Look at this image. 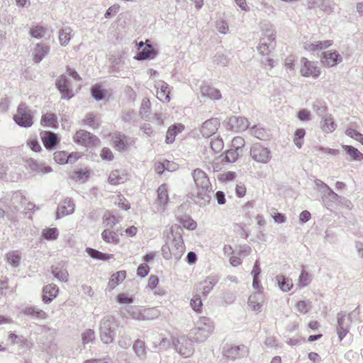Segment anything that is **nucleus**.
<instances>
[{
	"label": "nucleus",
	"instance_id": "1",
	"mask_svg": "<svg viewBox=\"0 0 363 363\" xmlns=\"http://www.w3.org/2000/svg\"><path fill=\"white\" fill-rule=\"evenodd\" d=\"M213 325L210 318L200 317L196 323V327L191 330L189 337L193 342L200 343L207 340L213 331Z\"/></svg>",
	"mask_w": 363,
	"mask_h": 363
},
{
	"label": "nucleus",
	"instance_id": "2",
	"mask_svg": "<svg viewBox=\"0 0 363 363\" xmlns=\"http://www.w3.org/2000/svg\"><path fill=\"white\" fill-rule=\"evenodd\" d=\"M182 232L183 229L178 225H172L167 232V240L171 242L172 248L175 250L173 253L176 259H179L184 250Z\"/></svg>",
	"mask_w": 363,
	"mask_h": 363
},
{
	"label": "nucleus",
	"instance_id": "3",
	"mask_svg": "<svg viewBox=\"0 0 363 363\" xmlns=\"http://www.w3.org/2000/svg\"><path fill=\"white\" fill-rule=\"evenodd\" d=\"M115 318L113 316L106 315L104 317L99 326L100 339L104 344H110L113 342L116 337L114 328Z\"/></svg>",
	"mask_w": 363,
	"mask_h": 363
},
{
	"label": "nucleus",
	"instance_id": "4",
	"mask_svg": "<svg viewBox=\"0 0 363 363\" xmlns=\"http://www.w3.org/2000/svg\"><path fill=\"white\" fill-rule=\"evenodd\" d=\"M358 308L359 306L348 315H347L345 311H341L337 313V332L340 340H342L348 333L349 328L352 323V317L354 315L355 313H357V315L359 314V312L357 311Z\"/></svg>",
	"mask_w": 363,
	"mask_h": 363
},
{
	"label": "nucleus",
	"instance_id": "5",
	"mask_svg": "<svg viewBox=\"0 0 363 363\" xmlns=\"http://www.w3.org/2000/svg\"><path fill=\"white\" fill-rule=\"evenodd\" d=\"M13 120L21 127H30L33 125L32 111L26 104L21 103L18 106L17 113L13 116Z\"/></svg>",
	"mask_w": 363,
	"mask_h": 363
},
{
	"label": "nucleus",
	"instance_id": "6",
	"mask_svg": "<svg viewBox=\"0 0 363 363\" xmlns=\"http://www.w3.org/2000/svg\"><path fill=\"white\" fill-rule=\"evenodd\" d=\"M250 154L253 160L261 164H267L272 158L270 150L260 143L253 144Z\"/></svg>",
	"mask_w": 363,
	"mask_h": 363
},
{
	"label": "nucleus",
	"instance_id": "7",
	"mask_svg": "<svg viewBox=\"0 0 363 363\" xmlns=\"http://www.w3.org/2000/svg\"><path fill=\"white\" fill-rule=\"evenodd\" d=\"M192 340L189 337H181L173 340L174 350L182 357H187L193 352Z\"/></svg>",
	"mask_w": 363,
	"mask_h": 363
},
{
	"label": "nucleus",
	"instance_id": "8",
	"mask_svg": "<svg viewBox=\"0 0 363 363\" xmlns=\"http://www.w3.org/2000/svg\"><path fill=\"white\" fill-rule=\"evenodd\" d=\"M74 140L76 143L85 147L95 146L99 142L96 136L84 130L77 131L74 136Z\"/></svg>",
	"mask_w": 363,
	"mask_h": 363
},
{
	"label": "nucleus",
	"instance_id": "9",
	"mask_svg": "<svg viewBox=\"0 0 363 363\" xmlns=\"http://www.w3.org/2000/svg\"><path fill=\"white\" fill-rule=\"evenodd\" d=\"M301 62L302 67L301 68V74L306 77H312L317 78L320 74V68L317 65V62L308 60L306 57H302Z\"/></svg>",
	"mask_w": 363,
	"mask_h": 363
},
{
	"label": "nucleus",
	"instance_id": "10",
	"mask_svg": "<svg viewBox=\"0 0 363 363\" xmlns=\"http://www.w3.org/2000/svg\"><path fill=\"white\" fill-rule=\"evenodd\" d=\"M158 54V51L150 43V40L145 42V46L140 50L134 58L138 61L154 59Z\"/></svg>",
	"mask_w": 363,
	"mask_h": 363
},
{
	"label": "nucleus",
	"instance_id": "11",
	"mask_svg": "<svg viewBox=\"0 0 363 363\" xmlns=\"http://www.w3.org/2000/svg\"><path fill=\"white\" fill-rule=\"evenodd\" d=\"M56 86L62 94V99H69L73 96L70 88V81L67 77L61 75L56 81Z\"/></svg>",
	"mask_w": 363,
	"mask_h": 363
},
{
	"label": "nucleus",
	"instance_id": "12",
	"mask_svg": "<svg viewBox=\"0 0 363 363\" xmlns=\"http://www.w3.org/2000/svg\"><path fill=\"white\" fill-rule=\"evenodd\" d=\"M321 61L326 67H334L342 60L341 55L335 50H328L322 53Z\"/></svg>",
	"mask_w": 363,
	"mask_h": 363
},
{
	"label": "nucleus",
	"instance_id": "13",
	"mask_svg": "<svg viewBox=\"0 0 363 363\" xmlns=\"http://www.w3.org/2000/svg\"><path fill=\"white\" fill-rule=\"evenodd\" d=\"M219 121L217 118H211L206 121L200 128L201 133L205 138L213 135L218 130Z\"/></svg>",
	"mask_w": 363,
	"mask_h": 363
},
{
	"label": "nucleus",
	"instance_id": "14",
	"mask_svg": "<svg viewBox=\"0 0 363 363\" xmlns=\"http://www.w3.org/2000/svg\"><path fill=\"white\" fill-rule=\"evenodd\" d=\"M157 88V98L162 102H169L171 99V87L164 81H160L155 85Z\"/></svg>",
	"mask_w": 363,
	"mask_h": 363
},
{
	"label": "nucleus",
	"instance_id": "15",
	"mask_svg": "<svg viewBox=\"0 0 363 363\" xmlns=\"http://www.w3.org/2000/svg\"><path fill=\"white\" fill-rule=\"evenodd\" d=\"M192 177L198 189L210 188L211 184L206 174L200 169H196L192 172Z\"/></svg>",
	"mask_w": 363,
	"mask_h": 363
},
{
	"label": "nucleus",
	"instance_id": "16",
	"mask_svg": "<svg viewBox=\"0 0 363 363\" xmlns=\"http://www.w3.org/2000/svg\"><path fill=\"white\" fill-rule=\"evenodd\" d=\"M247 352V348L244 345L232 346L228 348H224V355L230 359H239L243 357Z\"/></svg>",
	"mask_w": 363,
	"mask_h": 363
},
{
	"label": "nucleus",
	"instance_id": "17",
	"mask_svg": "<svg viewBox=\"0 0 363 363\" xmlns=\"http://www.w3.org/2000/svg\"><path fill=\"white\" fill-rule=\"evenodd\" d=\"M74 211V203L69 199L66 198L60 204L57 210V218H60L65 216L70 215Z\"/></svg>",
	"mask_w": 363,
	"mask_h": 363
},
{
	"label": "nucleus",
	"instance_id": "18",
	"mask_svg": "<svg viewBox=\"0 0 363 363\" xmlns=\"http://www.w3.org/2000/svg\"><path fill=\"white\" fill-rule=\"evenodd\" d=\"M41 134L43 145L48 150L54 149L60 142V138L57 134L53 132L45 131Z\"/></svg>",
	"mask_w": 363,
	"mask_h": 363
},
{
	"label": "nucleus",
	"instance_id": "19",
	"mask_svg": "<svg viewBox=\"0 0 363 363\" xmlns=\"http://www.w3.org/2000/svg\"><path fill=\"white\" fill-rule=\"evenodd\" d=\"M228 125L235 131L245 130L249 127V122L243 117L233 116L229 118Z\"/></svg>",
	"mask_w": 363,
	"mask_h": 363
},
{
	"label": "nucleus",
	"instance_id": "20",
	"mask_svg": "<svg viewBox=\"0 0 363 363\" xmlns=\"http://www.w3.org/2000/svg\"><path fill=\"white\" fill-rule=\"evenodd\" d=\"M218 279L216 276H209L199 283V291L203 296H207L217 284Z\"/></svg>",
	"mask_w": 363,
	"mask_h": 363
},
{
	"label": "nucleus",
	"instance_id": "21",
	"mask_svg": "<svg viewBox=\"0 0 363 363\" xmlns=\"http://www.w3.org/2000/svg\"><path fill=\"white\" fill-rule=\"evenodd\" d=\"M212 187L203 189L200 188L197 192L196 203L201 207H203L208 204L211 200Z\"/></svg>",
	"mask_w": 363,
	"mask_h": 363
},
{
	"label": "nucleus",
	"instance_id": "22",
	"mask_svg": "<svg viewBox=\"0 0 363 363\" xmlns=\"http://www.w3.org/2000/svg\"><path fill=\"white\" fill-rule=\"evenodd\" d=\"M50 48L43 44L38 43L33 50V60L39 63L49 52Z\"/></svg>",
	"mask_w": 363,
	"mask_h": 363
},
{
	"label": "nucleus",
	"instance_id": "23",
	"mask_svg": "<svg viewBox=\"0 0 363 363\" xmlns=\"http://www.w3.org/2000/svg\"><path fill=\"white\" fill-rule=\"evenodd\" d=\"M59 288L55 284H48L43 288V301L50 303L57 295Z\"/></svg>",
	"mask_w": 363,
	"mask_h": 363
},
{
	"label": "nucleus",
	"instance_id": "24",
	"mask_svg": "<svg viewBox=\"0 0 363 363\" xmlns=\"http://www.w3.org/2000/svg\"><path fill=\"white\" fill-rule=\"evenodd\" d=\"M184 128V126L181 123H177L170 126L166 135L165 141L167 144L172 143L174 141L176 135L181 133Z\"/></svg>",
	"mask_w": 363,
	"mask_h": 363
},
{
	"label": "nucleus",
	"instance_id": "25",
	"mask_svg": "<svg viewBox=\"0 0 363 363\" xmlns=\"http://www.w3.org/2000/svg\"><path fill=\"white\" fill-rule=\"evenodd\" d=\"M115 147L120 151H126L128 149L129 143L125 135L116 134L113 138Z\"/></svg>",
	"mask_w": 363,
	"mask_h": 363
},
{
	"label": "nucleus",
	"instance_id": "26",
	"mask_svg": "<svg viewBox=\"0 0 363 363\" xmlns=\"http://www.w3.org/2000/svg\"><path fill=\"white\" fill-rule=\"evenodd\" d=\"M127 179L126 174L121 173L118 169L113 170L108 178V182L112 185L124 183Z\"/></svg>",
	"mask_w": 363,
	"mask_h": 363
},
{
	"label": "nucleus",
	"instance_id": "27",
	"mask_svg": "<svg viewBox=\"0 0 363 363\" xmlns=\"http://www.w3.org/2000/svg\"><path fill=\"white\" fill-rule=\"evenodd\" d=\"M321 129L323 132L329 133L333 132L336 128L335 123L331 116H325L323 117L320 121Z\"/></svg>",
	"mask_w": 363,
	"mask_h": 363
},
{
	"label": "nucleus",
	"instance_id": "28",
	"mask_svg": "<svg viewBox=\"0 0 363 363\" xmlns=\"http://www.w3.org/2000/svg\"><path fill=\"white\" fill-rule=\"evenodd\" d=\"M86 252L91 258L96 260L106 261L113 256V255L106 254L91 247H86Z\"/></svg>",
	"mask_w": 363,
	"mask_h": 363
},
{
	"label": "nucleus",
	"instance_id": "29",
	"mask_svg": "<svg viewBox=\"0 0 363 363\" xmlns=\"http://www.w3.org/2000/svg\"><path fill=\"white\" fill-rule=\"evenodd\" d=\"M158 203L163 208L169 201V196L167 189V185L163 184L160 185L157 189V199Z\"/></svg>",
	"mask_w": 363,
	"mask_h": 363
},
{
	"label": "nucleus",
	"instance_id": "30",
	"mask_svg": "<svg viewBox=\"0 0 363 363\" xmlns=\"http://www.w3.org/2000/svg\"><path fill=\"white\" fill-rule=\"evenodd\" d=\"M101 238L107 243L118 244L119 242V238L117 233L111 229H105L101 233Z\"/></svg>",
	"mask_w": 363,
	"mask_h": 363
},
{
	"label": "nucleus",
	"instance_id": "31",
	"mask_svg": "<svg viewBox=\"0 0 363 363\" xmlns=\"http://www.w3.org/2000/svg\"><path fill=\"white\" fill-rule=\"evenodd\" d=\"M342 148L345 152L351 157L352 160H363V154L360 152L356 147L352 145H342Z\"/></svg>",
	"mask_w": 363,
	"mask_h": 363
},
{
	"label": "nucleus",
	"instance_id": "32",
	"mask_svg": "<svg viewBox=\"0 0 363 363\" xmlns=\"http://www.w3.org/2000/svg\"><path fill=\"white\" fill-rule=\"evenodd\" d=\"M133 350L135 354L141 359H144L146 357L145 343L140 339H137L133 345Z\"/></svg>",
	"mask_w": 363,
	"mask_h": 363
},
{
	"label": "nucleus",
	"instance_id": "33",
	"mask_svg": "<svg viewBox=\"0 0 363 363\" xmlns=\"http://www.w3.org/2000/svg\"><path fill=\"white\" fill-rule=\"evenodd\" d=\"M276 280L280 289L284 292L289 291L293 287L291 280L282 274L277 275L276 277Z\"/></svg>",
	"mask_w": 363,
	"mask_h": 363
},
{
	"label": "nucleus",
	"instance_id": "34",
	"mask_svg": "<svg viewBox=\"0 0 363 363\" xmlns=\"http://www.w3.org/2000/svg\"><path fill=\"white\" fill-rule=\"evenodd\" d=\"M261 295L258 293L251 294L248 298V306L255 312H259L262 305L259 302Z\"/></svg>",
	"mask_w": 363,
	"mask_h": 363
},
{
	"label": "nucleus",
	"instance_id": "35",
	"mask_svg": "<svg viewBox=\"0 0 363 363\" xmlns=\"http://www.w3.org/2000/svg\"><path fill=\"white\" fill-rule=\"evenodd\" d=\"M54 160L58 164H72L76 161V158L72 160V156H68V153L65 151L55 152Z\"/></svg>",
	"mask_w": 363,
	"mask_h": 363
},
{
	"label": "nucleus",
	"instance_id": "36",
	"mask_svg": "<svg viewBox=\"0 0 363 363\" xmlns=\"http://www.w3.org/2000/svg\"><path fill=\"white\" fill-rule=\"evenodd\" d=\"M72 30L69 27H66L59 31V41L62 46H66L69 44L72 37Z\"/></svg>",
	"mask_w": 363,
	"mask_h": 363
},
{
	"label": "nucleus",
	"instance_id": "37",
	"mask_svg": "<svg viewBox=\"0 0 363 363\" xmlns=\"http://www.w3.org/2000/svg\"><path fill=\"white\" fill-rule=\"evenodd\" d=\"M126 277L125 271H119L114 273L108 281V286L111 289L115 288L120 282L125 279Z\"/></svg>",
	"mask_w": 363,
	"mask_h": 363
},
{
	"label": "nucleus",
	"instance_id": "38",
	"mask_svg": "<svg viewBox=\"0 0 363 363\" xmlns=\"http://www.w3.org/2000/svg\"><path fill=\"white\" fill-rule=\"evenodd\" d=\"M177 220L186 228L189 230H194L197 226V223L189 216H182L177 218Z\"/></svg>",
	"mask_w": 363,
	"mask_h": 363
},
{
	"label": "nucleus",
	"instance_id": "39",
	"mask_svg": "<svg viewBox=\"0 0 363 363\" xmlns=\"http://www.w3.org/2000/svg\"><path fill=\"white\" fill-rule=\"evenodd\" d=\"M143 320H151L160 316V312L156 308H149L143 309Z\"/></svg>",
	"mask_w": 363,
	"mask_h": 363
},
{
	"label": "nucleus",
	"instance_id": "40",
	"mask_svg": "<svg viewBox=\"0 0 363 363\" xmlns=\"http://www.w3.org/2000/svg\"><path fill=\"white\" fill-rule=\"evenodd\" d=\"M119 221L118 218L110 213H106L103 216V224L105 229H111Z\"/></svg>",
	"mask_w": 363,
	"mask_h": 363
},
{
	"label": "nucleus",
	"instance_id": "41",
	"mask_svg": "<svg viewBox=\"0 0 363 363\" xmlns=\"http://www.w3.org/2000/svg\"><path fill=\"white\" fill-rule=\"evenodd\" d=\"M25 314L31 315L38 319H45L47 315L43 310L35 307H28L25 309Z\"/></svg>",
	"mask_w": 363,
	"mask_h": 363
},
{
	"label": "nucleus",
	"instance_id": "42",
	"mask_svg": "<svg viewBox=\"0 0 363 363\" xmlns=\"http://www.w3.org/2000/svg\"><path fill=\"white\" fill-rule=\"evenodd\" d=\"M202 94L203 95L212 99H219L221 97L220 91L214 87L211 86L203 87L202 89Z\"/></svg>",
	"mask_w": 363,
	"mask_h": 363
},
{
	"label": "nucleus",
	"instance_id": "43",
	"mask_svg": "<svg viewBox=\"0 0 363 363\" xmlns=\"http://www.w3.org/2000/svg\"><path fill=\"white\" fill-rule=\"evenodd\" d=\"M41 123L50 127H56L57 124V116L54 113H46L43 115Z\"/></svg>",
	"mask_w": 363,
	"mask_h": 363
},
{
	"label": "nucleus",
	"instance_id": "44",
	"mask_svg": "<svg viewBox=\"0 0 363 363\" xmlns=\"http://www.w3.org/2000/svg\"><path fill=\"white\" fill-rule=\"evenodd\" d=\"M52 273L53 276L61 281H67L68 280V272L67 269L59 268L57 267H52Z\"/></svg>",
	"mask_w": 363,
	"mask_h": 363
},
{
	"label": "nucleus",
	"instance_id": "45",
	"mask_svg": "<svg viewBox=\"0 0 363 363\" xmlns=\"http://www.w3.org/2000/svg\"><path fill=\"white\" fill-rule=\"evenodd\" d=\"M7 262L13 267L19 265L21 256L16 251H11L6 254Z\"/></svg>",
	"mask_w": 363,
	"mask_h": 363
},
{
	"label": "nucleus",
	"instance_id": "46",
	"mask_svg": "<svg viewBox=\"0 0 363 363\" xmlns=\"http://www.w3.org/2000/svg\"><path fill=\"white\" fill-rule=\"evenodd\" d=\"M83 123L93 128H97L99 125V119L94 113L86 114L83 119Z\"/></svg>",
	"mask_w": 363,
	"mask_h": 363
},
{
	"label": "nucleus",
	"instance_id": "47",
	"mask_svg": "<svg viewBox=\"0 0 363 363\" xmlns=\"http://www.w3.org/2000/svg\"><path fill=\"white\" fill-rule=\"evenodd\" d=\"M306 135V130L303 128L297 129L294 135V143L298 148H301L303 140Z\"/></svg>",
	"mask_w": 363,
	"mask_h": 363
},
{
	"label": "nucleus",
	"instance_id": "48",
	"mask_svg": "<svg viewBox=\"0 0 363 363\" xmlns=\"http://www.w3.org/2000/svg\"><path fill=\"white\" fill-rule=\"evenodd\" d=\"M27 164L30 167V168L33 171H38L39 172L43 173H48L50 172L52 169L50 167H40V165L33 160L30 159L27 161Z\"/></svg>",
	"mask_w": 363,
	"mask_h": 363
},
{
	"label": "nucleus",
	"instance_id": "49",
	"mask_svg": "<svg viewBox=\"0 0 363 363\" xmlns=\"http://www.w3.org/2000/svg\"><path fill=\"white\" fill-rule=\"evenodd\" d=\"M252 134L255 135L257 138L265 140L267 139L268 135L265 129L258 127L257 125H254L251 129Z\"/></svg>",
	"mask_w": 363,
	"mask_h": 363
},
{
	"label": "nucleus",
	"instance_id": "50",
	"mask_svg": "<svg viewBox=\"0 0 363 363\" xmlns=\"http://www.w3.org/2000/svg\"><path fill=\"white\" fill-rule=\"evenodd\" d=\"M150 113V102L149 99H144L140 108V115L142 118H146Z\"/></svg>",
	"mask_w": 363,
	"mask_h": 363
},
{
	"label": "nucleus",
	"instance_id": "51",
	"mask_svg": "<svg viewBox=\"0 0 363 363\" xmlns=\"http://www.w3.org/2000/svg\"><path fill=\"white\" fill-rule=\"evenodd\" d=\"M95 340V333L92 329H86L82 334V340L84 345L93 342Z\"/></svg>",
	"mask_w": 363,
	"mask_h": 363
},
{
	"label": "nucleus",
	"instance_id": "52",
	"mask_svg": "<svg viewBox=\"0 0 363 363\" xmlns=\"http://www.w3.org/2000/svg\"><path fill=\"white\" fill-rule=\"evenodd\" d=\"M43 237L48 240H53L58 237V230L56 228H51L44 230Z\"/></svg>",
	"mask_w": 363,
	"mask_h": 363
},
{
	"label": "nucleus",
	"instance_id": "53",
	"mask_svg": "<svg viewBox=\"0 0 363 363\" xmlns=\"http://www.w3.org/2000/svg\"><path fill=\"white\" fill-rule=\"evenodd\" d=\"M91 96L97 101L102 100L104 98L105 93L99 85H94L91 88Z\"/></svg>",
	"mask_w": 363,
	"mask_h": 363
},
{
	"label": "nucleus",
	"instance_id": "54",
	"mask_svg": "<svg viewBox=\"0 0 363 363\" xmlns=\"http://www.w3.org/2000/svg\"><path fill=\"white\" fill-rule=\"evenodd\" d=\"M211 149L215 152H219L222 150L223 147V140L220 138H213L210 143Z\"/></svg>",
	"mask_w": 363,
	"mask_h": 363
},
{
	"label": "nucleus",
	"instance_id": "55",
	"mask_svg": "<svg viewBox=\"0 0 363 363\" xmlns=\"http://www.w3.org/2000/svg\"><path fill=\"white\" fill-rule=\"evenodd\" d=\"M128 315L134 320H143V309L138 308H132L127 311Z\"/></svg>",
	"mask_w": 363,
	"mask_h": 363
},
{
	"label": "nucleus",
	"instance_id": "56",
	"mask_svg": "<svg viewBox=\"0 0 363 363\" xmlns=\"http://www.w3.org/2000/svg\"><path fill=\"white\" fill-rule=\"evenodd\" d=\"M238 148L230 149L225 152V160L228 162H235L238 158Z\"/></svg>",
	"mask_w": 363,
	"mask_h": 363
},
{
	"label": "nucleus",
	"instance_id": "57",
	"mask_svg": "<svg viewBox=\"0 0 363 363\" xmlns=\"http://www.w3.org/2000/svg\"><path fill=\"white\" fill-rule=\"evenodd\" d=\"M214 62L220 66L225 67L229 62L228 57L223 53H217L214 56Z\"/></svg>",
	"mask_w": 363,
	"mask_h": 363
},
{
	"label": "nucleus",
	"instance_id": "58",
	"mask_svg": "<svg viewBox=\"0 0 363 363\" xmlns=\"http://www.w3.org/2000/svg\"><path fill=\"white\" fill-rule=\"evenodd\" d=\"M191 306L196 312L201 311L202 308V301L199 295H195L191 300Z\"/></svg>",
	"mask_w": 363,
	"mask_h": 363
},
{
	"label": "nucleus",
	"instance_id": "59",
	"mask_svg": "<svg viewBox=\"0 0 363 363\" xmlns=\"http://www.w3.org/2000/svg\"><path fill=\"white\" fill-rule=\"evenodd\" d=\"M45 33V29L43 26H36L30 30L31 36L37 39L43 38Z\"/></svg>",
	"mask_w": 363,
	"mask_h": 363
},
{
	"label": "nucleus",
	"instance_id": "60",
	"mask_svg": "<svg viewBox=\"0 0 363 363\" xmlns=\"http://www.w3.org/2000/svg\"><path fill=\"white\" fill-rule=\"evenodd\" d=\"M269 41H267L265 38H262L259 44V46L257 47V50L259 52V54L264 55H268L269 53V48L270 44H268Z\"/></svg>",
	"mask_w": 363,
	"mask_h": 363
},
{
	"label": "nucleus",
	"instance_id": "61",
	"mask_svg": "<svg viewBox=\"0 0 363 363\" xmlns=\"http://www.w3.org/2000/svg\"><path fill=\"white\" fill-rule=\"evenodd\" d=\"M118 345L122 348H128L131 345V338L127 335H122L119 337Z\"/></svg>",
	"mask_w": 363,
	"mask_h": 363
},
{
	"label": "nucleus",
	"instance_id": "62",
	"mask_svg": "<svg viewBox=\"0 0 363 363\" xmlns=\"http://www.w3.org/2000/svg\"><path fill=\"white\" fill-rule=\"evenodd\" d=\"M309 274L306 271H302L299 278H298V284L301 287L306 286L309 282Z\"/></svg>",
	"mask_w": 363,
	"mask_h": 363
},
{
	"label": "nucleus",
	"instance_id": "63",
	"mask_svg": "<svg viewBox=\"0 0 363 363\" xmlns=\"http://www.w3.org/2000/svg\"><path fill=\"white\" fill-rule=\"evenodd\" d=\"M174 252H175L174 248H172L171 250V248L169 246L167 242L165 243L162 247V252L164 258H165L166 259H169V258H171L172 255H174V253H173Z\"/></svg>",
	"mask_w": 363,
	"mask_h": 363
},
{
	"label": "nucleus",
	"instance_id": "64",
	"mask_svg": "<svg viewBox=\"0 0 363 363\" xmlns=\"http://www.w3.org/2000/svg\"><path fill=\"white\" fill-rule=\"evenodd\" d=\"M334 4V2H332L329 0H323L320 2L318 6L324 11L329 13L333 11V6Z\"/></svg>",
	"mask_w": 363,
	"mask_h": 363
}]
</instances>
